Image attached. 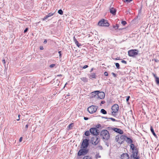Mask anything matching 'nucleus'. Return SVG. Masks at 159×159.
Masks as SVG:
<instances>
[{
	"mask_svg": "<svg viewBox=\"0 0 159 159\" xmlns=\"http://www.w3.org/2000/svg\"><path fill=\"white\" fill-rule=\"evenodd\" d=\"M58 53L59 54V57L60 58L61 57V51H58Z\"/></svg>",
	"mask_w": 159,
	"mask_h": 159,
	"instance_id": "nucleus-48",
	"label": "nucleus"
},
{
	"mask_svg": "<svg viewBox=\"0 0 159 159\" xmlns=\"http://www.w3.org/2000/svg\"><path fill=\"white\" fill-rule=\"evenodd\" d=\"M155 61L156 62H159V60L156 59H152V61Z\"/></svg>",
	"mask_w": 159,
	"mask_h": 159,
	"instance_id": "nucleus-41",
	"label": "nucleus"
},
{
	"mask_svg": "<svg viewBox=\"0 0 159 159\" xmlns=\"http://www.w3.org/2000/svg\"><path fill=\"white\" fill-rule=\"evenodd\" d=\"M111 74L114 77H116V75L115 73L112 72V73Z\"/></svg>",
	"mask_w": 159,
	"mask_h": 159,
	"instance_id": "nucleus-49",
	"label": "nucleus"
},
{
	"mask_svg": "<svg viewBox=\"0 0 159 159\" xmlns=\"http://www.w3.org/2000/svg\"><path fill=\"white\" fill-rule=\"evenodd\" d=\"M115 60H120V57H117L115 59Z\"/></svg>",
	"mask_w": 159,
	"mask_h": 159,
	"instance_id": "nucleus-56",
	"label": "nucleus"
},
{
	"mask_svg": "<svg viewBox=\"0 0 159 159\" xmlns=\"http://www.w3.org/2000/svg\"><path fill=\"white\" fill-rule=\"evenodd\" d=\"M53 83H54V84H53L56 87L57 86H59V83H60V81L58 80H55L54 79L52 80L51 82L52 83V84H53Z\"/></svg>",
	"mask_w": 159,
	"mask_h": 159,
	"instance_id": "nucleus-14",
	"label": "nucleus"
},
{
	"mask_svg": "<svg viewBox=\"0 0 159 159\" xmlns=\"http://www.w3.org/2000/svg\"><path fill=\"white\" fill-rule=\"evenodd\" d=\"M101 127V125L100 124H98L95 126V128H96V129H98L99 128H100Z\"/></svg>",
	"mask_w": 159,
	"mask_h": 159,
	"instance_id": "nucleus-36",
	"label": "nucleus"
},
{
	"mask_svg": "<svg viewBox=\"0 0 159 159\" xmlns=\"http://www.w3.org/2000/svg\"><path fill=\"white\" fill-rule=\"evenodd\" d=\"M110 13L112 14L113 15H116V9L114 7H111L110 9Z\"/></svg>",
	"mask_w": 159,
	"mask_h": 159,
	"instance_id": "nucleus-15",
	"label": "nucleus"
},
{
	"mask_svg": "<svg viewBox=\"0 0 159 159\" xmlns=\"http://www.w3.org/2000/svg\"><path fill=\"white\" fill-rule=\"evenodd\" d=\"M55 65L54 64H51V65H50L49 66L51 68H52V67H54Z\"/></svg>",
	"mask_w": 159,
	"mask_h": 159,
	"instance_id": "nucleus-45",
	"label": "nucleus"
},
{
	"mask_svg": "<svg viewBox=\"0 0 159 159\" xmlns=\"http://www.w3.org/2000/svg\"><path fill=\"white\" fill-rule=\"evenodd\" d=\"M119 139V137H118L117 138V136H116V139L117 140L116 141H118Z\"/></svg>",
	"mask_w": 159,
	"mask_h": 159,
	"instance_id": "nucleus-62",
	"label": "nucleus"
},
{
	"mask_svg": "<svg viewBox=\"0 0 159 159\" xmlns=\"http://www.w3.org/2000/svg\"><path fill=\"white\" fill-rule=\"evenodd\" d=\"M100 112L103 114H107V111L104 109H101L100 111Z\"/></svg>",
	"mask_w": 159,
	"mask_h": 159,
	"instance_id": "nucleus-26",
	"label": "nucleus"
},
{
	"mask_svg": "<svg viewBox=\"0 0 159 159\" xmlns=\"http://www.w3.org/2000/svg\"><path fill=\"white\" fill-rule=\"evenodd\" d=\"M130 149L132 151L135 150V149H138L136 147H135L134 144H133L132 143L130 144Z\"/></svg>",
	"mask_w": 159,
	"mask_h": 159,
	"instance_id": "nucleus-22",
	"label": "nucleus"
},
{
	"mask_svg": "<svg viewBox=\"0 0 159 159\" xmlns=\"http://www.w3.org/2000/svg\"><path fill=\"white\" fill-rule=\"evenodd\" d=\"M95 156H96V158H100L101 157V156H100L99 155V152L97 153L95 155Z\"/></svg>",
	"mask_w": 159,
	"mask_h": 159,
	"instance_id": "nucleus-33",
	"label": "nucleus"
},
{
	"mask_svg": "<svg viewBox=\"0 0 159 159\" xmlns=\"http://www.w3.org/2000/svg\"><path fill=\"white\" fill-rule=\"evenodd\" d=\"M81 80L84 82H88V79L86 77L81 78Z\"/></svg>",
	"mask_w": 159,
	"mask_h": 159,
	"instance_id": "nucleus-25",
	"label": "nucleus"
},
{
	"mask_svg": "<svg viewBox=\"0 0 159 159\" xmlns=\"http://www.w3.org/2000/svg\"><path fill=\"white\" fill-rule=\"evenodd\" d=\"M108 118H108L107 117H105L104 119H108Z\"/></svg>",
	"mask_w": 159,
	"mask_h": 159,
	"instance_id": "nucleus-64",
	"label": "nucleus"
},
{
	"mask_svg": "<svg viewBox=\"0 0 159 159\" xmlns=\"http://www.w3.org/2000/svg\"><path fill=\"white\" fill-rule=\"evenodd\" d=\"M99 92V91H96L94 92H92L91 93V95L92 97H95L96 95H98V93Z\"/></svg>",
	"mask_w": 159,
	"mask_h": 159,
	"instance_id": "nucleus-21",
	"label": "nucleus"
},
{
	"mask_svg": "<svg viewBox=\"0 0 159 159\" xmlns=\"http://www.w3.org/2000/svg\"><path fill=\"white\" fill-rule=\"evenodd\" d=\"M53 14H54V13H50L48 15H49V16L50 17V16H52V15H53Z\"/></svg>",
	"mask_w": 159,
	"mask_h": 159,
	"instance_id": "nucleus-46",
	"label": "nucleus"
},
{
	"mask_svg": "<svg viewBox=\"0 0 159 159\" xmlns=\"http://www.w3.org/2000/svg\"><path fill=\"white\" fill-rule=\"evenodd\" d=\"M58 12L59 14L61 15H62L63 14V11L61 9L59 10L58 11Z\"/></svg>",
	"mask_w": 159,
	"mask_h": 159,
	"instance_id": "nucleus-35",
	"label": "nucleus"
},
{
	"mask_svg": "<svg viewBox=\"0 0 159 159\" xmlns=\"http://www.w3.org/2000/svg\"><path fill=\"white\" fill-rule=\"evenodd\" d=\"M89 152V150L86 148L80 149L77 153V155L79 156H84L86 154Z\"/></svg>",
	"mask_w": 159,
	"mask_h": 159,
	"instance_id": "nucleus-5",
	"label": "nucleus"
},
{
	"mask_svg": "<svg viewBox=\"0 0 159 159\" xmlns=\"http://www.w3.org/2000/svg\"><path fill=\"white\" fill-rule=\"evenodd\" d=\"M96 75L95 73H91L89 76V78L90 79H92V78H96Z\"/></svg>",
	"mask_w": 159,
	"mask_h": 159,
	"instance_id": "nucleus-23",
	"label": "nucleus"
},
{
	"mask_svg": "<svg viewBox=\"0 0 159 159\" xmlns=\"http://www.w3.org/2000/svg\"><path fill=\"white\" fill-rule=\"evenodd\" d=\"M89 139H83L81 145V148H87L89 145Z\"/></svg>",
	"mask_w": 159,
	"mask_h": 159,
	"instance_id": "nucleus-7",
	"label": "nucleus"
},
{
	"mask_svg": "<svg viewBox=\"0 0 159 159\" xmlns=\"http://www.w3.org/2000/svg\"><path fill=\"white\" fill-rule=\"evenodd\" d=\"M73 40H74V42H75V44L77 45V46L78 47H80V46H81V45L80 43H79V42L77 41V39H76L75 37H74Z\"/></svg>",
	"mask_w": 159,
	"mask_h": 159,
	"instance_id": "nucleus-19",
	"label": "nucleus"
},
{
	"mask_svg": "<svg viewBox=\"0 0 159 159\" xmlns=\"http://www.w3.org/2000/svg\"><path fill=\"white\" fill-rule=\"evenodd\" d=\"M47 42V40L46 39H45L44 42H43V43L44 44H46Z\"/></svg>",
	"mask_w": 159,
	"mask_h": 159,
	"instance_id": "nucleus-55",
	"label": "nucleus"
},
{
	"mask_svg": "<svg viewBox=\"0 0 159 159\" xmlns=\"http://www.w3.org/2000/svg\"><path fill=\"white\" fill-rule=\"evenodd\" d=\"M139 158H140V157H136V158H134V159H139Z\"/></svg>",
	"mask_w": 159,
	"mask_h": 159,
	"instance_id": "nucleus-61",
	"label": "nucleus"
},
{
	"mask_svg": "<svg viewBox=\"0 0 159 159\" xmlns=\"http://www.w3.org/2000/svg\"><path fill=\"white\" fill-rule=\"evenodd\" d=\"M62 75H61V74H60V75H57V76H62Z\"/></svg>",
	"mask_w": 159,
	"mask_h": 159,
	"instance_id": "nucleus-63",
	"label": "nucleus"
},
{
	"mask_svg": "<svg viewBox=\"0 0 159 159\" xmlns=\"http://www.w3.org/2000/svg\"><path fill=\"white\" fill-rule=\"evenodd\" d=\"M20 115H18V119H17V120L19 121L20 120Z\"/></svg>",
	"mask_w": 159,
	"mask_h": 159,
	"instance_id": "nucleus-57",
	"label": "nucleus"
},
{
	"mask_svg": "<svg viewBox=\"0 0 159 159\" xmlns=\"http://www.w3.org/2000/svg\"><path fill=\"white\" fill-rule=\"evenodd\" d=\"M138 52L139 51L137 49H132L128 51V54L129 57H134L138 54Z\"/></svg>",
	"mask_w": 159,
	"mask_h": 159,
	"instance_id": "nucleus-3",
	"label": "nucleus"
},
{
	"mask_svg": "<svg viewBox=\"0 0 159 159\" xmlns=\"http://www.w3.org/2000/svg\"><path fill=\"white\" fill-rule=\"evenodd\" d=\"M89 67L88 65H86L82 67V66H81L80 67L81 68H82L83 69H85L87 68H88Z\"/></svg>",
	"mask_w": 159,
	"mask_h": 159,
	"instance_id": "nucleus-39",
	"label": "nucleus"
},
{
	"mask_svg": "<svg viewBox=\"0 0 159 159\" xmlns=\"http://www.w3.org/2000/svg\"><path fill=\"white\" fill-rule=\"evenodd\" d=\"M125 141L128 143L129 144H131V143H132L133 142V141L131 139L129 138L127 136Z\"/></svg>",
	"mask_w": 159,
	"mask_h": 159,
	"instance_id": "nucleus-17",
	"label": "nucleus"
},
{
	"mask_svg": "<svg viewBox=\"0 0 159 159\" xmlns=\"http://www.w3.org/2000/svg\"><path fill=\"white\" fill-rule=\"evenodd\" d=\"M28 28H25V29L24 30V33H26L28 31Z\"/></svg>",
	"mask_w": 159,
	"mask_h": 159,
	"instance_id": "nucleus-47",
	"label": "nucleus"
},
{
	"mask_svg": "<svg viewBox=\"0 0 159 159\" xmlns=\"http://www.w3.org/2000/svg\"><path fill=\"white\" fill-rule=\"evenodd\" d=\"M107 140H103V141L105 143V144L107 146V147H109V143L107 141Z\"/></svg>",
	"mask_w": 159,
	"mask_h": 159,
	"instance_id": "nucleus-32",
	"label": "nucleus"
},
{
	"mask_svg": "<svg viewBox=\"0 0 159 159\" xmlns=\"http://www.w3.org/2000/svg\"><path fill=\"white\" fill-rule=\"evenodd\" d=\"M100 136L102 137L103 140H108L110 138L109 132L106 129H103L101 131Z\"/></svg>",
	"mask_w": 159,
	"mask_h": 159,
	"instance_id": "nucleus-1",
	"label": "nucleus"
},
{
	"mask_svg": "<svg viewBox=\"0 0 159 159\" xmlns=\"http://www.w3.org/2000/svg\"><path fill=\"white\" fill-rule=\"evenodd\" d=\"M119 24H116V25H113V28L115 29V30H117V29H119V30H123L124 29V28H119Z\"/></svg>",
	"mask_w": 159,
	"mask_h": 159,
	"instance_id": "nucleus-18",
	"label": "nucleus"
},
{
	"mask_svg": "<svg viewBox=\"0 0 159 159\" xmlns=\"http://www.w3.org/2000/svg\"><path fill=\"white\" fill-rule=\"evenodd\" d=\"M126 136L124 135H122L120 137V139L121 140H126Z\"/></svg>",
	"mask_w": 159,
	"mask_h": 159,
	"instance_id": "nucleus-24",
	"label": "nucleus"
},
{
	"mask_svg": "<svg viewBox=\"0 0 159 159\" xmlns=\"http://www.w3.org/2000/svg\"><path fill=\"white\" fill-rule=\"evenodd\" d=\"M100 139L99 136L96 135L95 137H93L91 139V141L93 144L96 145L100 141Z\"/></svg>",
	"mask_w": 159,
	"mask_h": 159,
	"instance_id": "nucleus-6",
	"label": "nucleus"
},
{
	"mask_svg": "<svg viewBox=\"0 0 159 159\" xmlns=\"http://www.w3.org/2000/svg\"><path fill=\"white\" fill-rule=\"evenodd\" d=\"M111 109L113 111L117 112L119 110V106L117 104H114L112 106Z\"/></svg>",
	"mask_w": 159,
	"mask_h": 159,
	"instance_id": "nucleus-13",
	"label": "nucleus"
},
{
	"mask_svg": "<svg viewBox=\"0 0 159 159\" xmlns=\"http://www.w3.org/2000/svg\"><path fill=\"white\" fill-rule=\"evenodd\" d=\"M96 149L98 150H102L103 148L102 147L101 145H99L96 147Z\"/></svg>",
	"mask_w": 159,
	"mask_h": 159,
	"instance_id": "nucleus-27",
	"label": "nucleus"
},
{
	"mask_svg": "<svg viewBox=\"0 0 159 159\" xmlns=\"http://www.w3.org/2000/svg\"><path fill=\"white\" fill-rule=\"evenodd\" d=\"M130 98V97L129 96H127V98H126V102H129V100Z\"/></svg>",
	"mask_w": 159,
	"mask_h": 159,
	"instance_id": "nucleus-43",
	"label": "nucleus"
},
{
	"mask_svg": "<svg viewBox=\"0 0 159 159\" xmlns=\"http://www.w3.org/2000/svg\"><path fill=\"white\" fill-rule=\"evenodd\" d=\"M153 75L154 77L155 78V82H156V83L157 84V85H159V78L156 75H155V74H153Z\"/></svg>",
	"mask_w": 159,
	"mask_h": 159,
	"instance_id": "nucleus-20",
	"label": "nucleus"
},
{
	"mask_svg": "<svg viewBox=\"0 0 159 159\" xmlns=\"http://www.w3.org/2000/svg\"><path fill=\"white\" fill-rule=\"evenodd\" d=\"M90 131H87L85 132L84 133V135L86 136H89L90 135Z\"/></svg>",
	"mask_w": 159,
	"mask_h": 159,
	"instance_id": "nucleus-30",
	"label": "nucleus"
},
{
	"mask_svg": "<svg viewBox=\"0 0 159 159\" xmlns=\"http://www.w3.org/2000/svg\"><path fill=\"white\" fill-rule=\"evenodd\" d=\"M108 119L111 120H112L113 121L119 122L120 121V120H116L114 118H112V117L108 118Z\"/></svg>",
	"mask_w": 159,
	"mask_h": 159,
	"instance_id": "nucleus-29",
	"label": "nucleus"
},
{
	"mask_svg": "<svg viewBox=\"0 0 159 159\" xmlns=\"http://www.w3.org/2000/svg\"><path fill=\"white\" fill-rule=\"evenodd\" d=\"M129 155L127 153H124L122 154L121 159H129Z\"/></svg>",
	"mask_w": 159,
	"mask_h": 159,
	"instance_id": "nucleus-12",
	"label": "nucleus"
},
{
	"mask_svg": "<svg viewBox=\"0 0 159 159\" xmlns=\"http://www.w3.org/2000/svg\"><path fill=\"white\" fill-rule=\"evenodd\" d=\"M22 137H21L20 139H19V141L20 142H21L22 141Z\"/></svg>",
	"mask_w": 159,
	"mask_h": 159,
	"instance_id": "nucleus-54",
	"label": "nucleus"
},
{
	"mask_svg": "<svg viewBox=\"0 0 159 159\" xmlns=\"http://www.w3.org/2000/svg\"><path fill=\"white\" fill-rule=\"evenodd\" d=\"M150 130H151V132L152 134L153 135H154V136L156 138H158V137L157 135L156 134H155V132L154 131V130L153 129V127H152V126H150Z\"/></svg>",
	"mask_w": 159,
	"mask_h": 159,
	"instance_id": "nucleus-16",
	"label": "nucleus"
},
{
	"mask_svg": "<svg viewBox=\"0 0 159 159\" xmlns=\"http://www.w3.org/2000/svg\"><path fill=\"white\" fill-rule=\"evenodd\" d=\"M50 17L48 15H46L43 19V20H44L47 19L48 18Z\"/></svg>",
	"mask_w": 159,
	"mask_h": 159,
	"instance_id": "nucleus-38",
	"label": "nucleus"
},
{
	"mask_svg": "<svg viewBox=\"0 0 159 159\" xmlns=\"http://www.w3.org/2000/svg\"><path fill=\"white\" fill-rule=\"evenodd\" d=\"M121 62L122 63H124L125 64H127V62L126 61H125V60H122L121 61Z\"/></svg>",
	"mask_w": 159,
	"mask_h": 159,
	"instance_id": "nucleus-42",
	"label": "nucleus"
},
{
	"mask_svg": "<svg viewBox=\"0 0 159 159\" xmlns=\"http://www.w3.org/2000/svg\"><path fill=\"white\" fill-rule=\"evenodd\" d=\"M29 126V125L28 124H27L26 125H25V128L26 129H27L28 128Z\"/></svg>",
	"mask_w": 159,
	"mask_h": 159,
	"instance_id": "nucleus-53",
	"label": "nucleus"
},
{
	"mask_svg": "<svg viewBox=\"0 0 159 159\" xmlns=\"http://www.w3.org/2000/svg\"><path fill=\"white\" fill-rule=\"evenodd\" d=\"M138 153L139 151L138 149H135V150L132 151V154L130 156L131 158H136L137 157H139L138 156Z\"/></svg>",
	"mask_w": 159,
	"mask_h": 159,
	"instance_id": "nucleus-10",
	"label": "nucleus"
},
{
	"mask_svg": "<svg viewBox=\"0 0 159 159\" xmlns=\"http://www.w3.org/2000/svg\"><path fill=\"white\" fill-rule=\"evenodd\" d=\"M74 123H71L68 126L69 129H71L72 127L74 126Z\"/></svg>",
	"mask_w": 159,
	"mask_h": 159,
	"instance_id": "nucleus-28",
	"label": "nucleus"
},
{
	"mask_svg": "<svg viewBox=\"0 0 159 159\" xmlns=\"http://www.w3.org/2000/svg\"><path fill=\"white\" fill-rule=\"evenodd\" d=\"M84 119L85 120H88L89 118L87 117H84Z\"/></svg>",
	"mask_w": 159,
	"mask_h": 159,
	"instance_id": "nucleus-52",
	"label": "nucleus"
},
{
	"mask_svg": "<svg viewBox=\"0 0 159 159\" xmlns=\"http://www.w3.org/2000/svg\"><path fill=\"white\" fill-rule=\"evenodd\" d=\"M98 98L100 99H103L105 97V93L103 92H100L98 93Z\"/></svg>",
	"mask_w": 159,
	"mask_h": 159,
	"instance_id": "nucleus-11",
	"label": "nucleus"
},
{
	"mask_svg": "<svg viewBox=\"0 0 159 159\" xmlns=\"http://www.w3.org/2000/svg\"><path fill=\"white\" fill-rule=\"evenodd\" d=\"M90 133L93 135L96 136L99 134L100 133L99 130L96 128H92L89 129Z\"/></svg>",
	"mask_w": 159,
	"mask_h": 159,
	"instance_id": "nucleus-8",
	"label": "nucleus"
},
{
	"mask_svg": "<svg viewBox=\"0 0 159 159\" xmlns=\"http://www.w3.org/2000/svg\"><path fill=\"white\" fill-rule=\"evenodd\" d=\"M40 49L41 50H43V47L40 46Z\"/></svg>",
	"mask_w": 159,
	"mask_h": 159,
	"instance_id": "nucleus-58",
	"label": "nucleus"
},
{
	"mask_svg": "<svg viewBox=\"0 0 159 159\" xmlns=\"http://www.w3.org/2000/svg\"><path fill=\"white\" fill-rule=\"evenodd\" d=\"M125 2H130L131 1H132L133 0H125Z\"/></svg>",
	"mask_w": 159,
	"mask_h": 159,
	"instance_id": "nucleus-51",
	"label": "nucleus"
},
{
	"mask_svg": "<svg viewBox=\"0 0 159 159\" xmlns=\"http://www.w3.org/2000/svg\"><path fill=\"white\" fill-rule=\"evenodd\" d=\"M93 68H92L91 69L90 72H91L93 71Z\"/></svg>",
	"mask_w": 159,
	"mask_h": 159,
	"instance_id": "nucleus-59",
	"label": "nucleus"
},
{
	"mask_svg": "<svg viewBox=\"0 0 159 159\" xmlns=\"http://www.w3.org/2000/svg\"><path fill=\"white\" fill-rule=\"evenodd\" d=\"M104 75L106 76H107L108 75V74L107 72L106 71L104 73Z\"/></svg>",
	"mask_w": 159,
	"mask_h": 159,
	"instance_id": "nucleus-50",
	"label": "nucleus"
},
{
	"mask_svg": "<svg viewBox=\"0 0 159 159\" xmlns=\"http://www.w3.org/2000/svg\"><path fill=\"white\" fill-rule=\"evenodd\" d=\"M107 129L109 130H113L115 132L120 134H122L123 133V131L122 130L117 128L108 127Z\"/></svg>",
	"mask_w": 159,
	"mask_h": 159,
	"instance_id": "nucleus-9",
	"label": "nucleus"
},
{
	"mask_svg": "<svg viewBox=\"0 0 159 159\" xmlns=\"http://www.w3.org/2000/svg\"><path fill=\"white\" fill-rule=\"evenodd\" d=\"M117 69H119L120 68V65L118 63H115Z\"/></svg>",
	"mask_w": 159,
	"mask_h": 159,
	"instance_id": "nucleus-31",
	"label": "nucleus"
},
{
	"mask_svg": "<svg viewBox=\"0 0 159 159\" xmlns=\"http://www.w3.org/2000/svg\"><path fill=\"white\" fill-rule=\"evenodd\" d=\"M98 25L101 26L108 27L110 24L107 20L102 19L98 22Z\"/></svg>",
	"mask_w": 159,
	"mask_h": 159,
	"instance_id": "nucleus-2",
	"label": "nucleus"
},
{
	"mask_svg": "<svg viewBox=\"0 0 159 159\" xmlns=\"http://www.w3.org/2000/svg\"><path fill=\"white\" fill-rule=\"evenodd\" d=\"M105 103V102L104 101H101V103H100V105H101L102 104H103Z\"/></svg>",
	"mask_w": 159,
	"mask_h": 159,
	"instance_id": "nucleus-44",
	"label": "nucleus"
},
{
	"mask_svg": "<svg viewBox=\"0 0 159 159\" xmlns=\"http://www.w3.org/2000/svg\"><path fill=\"white\" fill-rule=\"evenodd\" d=\"M83 159H92V158L89 156H84Z\"/></svg>",
	"mask_w": 159,
	"mask_h": 159,
	"instance_id": "nucleus-34",
	"label": "nucleus"
},
{
	"mask_svg": "<svg viewBox=\"0 0 159 159\" xmlns=\"http://www.w3.org/2000/svg\"><path fill=\"white\" fill-rule=\"evenodd\" d=\"M117 112H116L115 111H112L111 112V115H112V116H116V113Z\"/></svg>",
	"mask_w": 159,
	"mask_h": 159,
	"instance_id": "nucleus-37",
	"label": "nucleus"
},
{
	"mask_svg": "<svg viewBox=\"0 0 159 159\" xmlns=\"http://www.w3.org/2000/svg\"><path fill=\"white\" fill-rule=\"evenodd\" d=\"M127 24V23L126 21L124 20H123L121 21V24L123 25H125Z\"/></svg>",
	"mask_w": 159,
	"mask_h": 159,
	"instance_id": "nucleus-40",
	"label": "nucleus"
},
{
	"mask_svg": "<svg viewBox=\"0 0 159 159\" xmlns=\"http://www.w3.org/2000/svg\"><path fill=\"white\" fill-rule=\"evenodd\" d=\"M124 140H123L120 143V142H119V143L120 144H122V143H124Z\"/></svg>",
	"mask_w": 159,
	"mask_h": 159,
	"instance_id": "nucleus-60",
	"label": "nucleus"
},
{
	"mask_svg": "<svg viewBox=\"0 0 159 159\" xmlns=\"http://www.w3.org/2000/svg\"><path fill=\"white\" fill-rule=\"evenodd\" d=\"M98 107L97 106L93 105L88 108L87 111L90 113L92 114L96 112Z\"/></svg>",
	"mask_w": 159,
	"mask_h": 159,
	"instance_id": "nucleus-4",
	"label": "nucleus"
}]
</instances>
